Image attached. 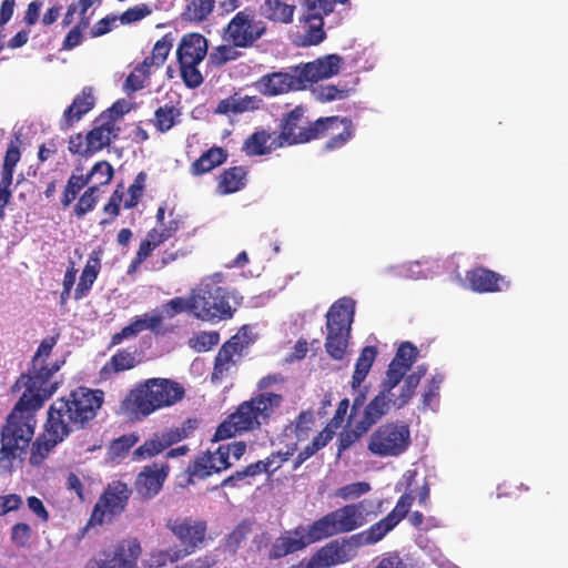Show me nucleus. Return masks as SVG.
<instances>
[{
  "instance_id": "5",
  "label": "nucleus",
  "mask_w": 568,
  "mask_h": 568,
  "mask_svg": "<svg viewBox=\"0 0 568 568\" xmlns=\"http://www.w3.org/2000/svg\"><path fill=\"white\" fill-rule=\"evenodd\" d=\"M281 394L260 393L241 403L216 428L213 442H221L237 434L255 432L268 424L271 417L283 403Z\"/></svg>"
},
{
  "instance_id": "1",
  "label": "nucleus",
  "mask_w": 568,
  "mask_h": 568,
  "mask_svg": "<svg viewBox=\"0 0 568 568\" xmlns=\"http://www.w3.org/2000/svg\"><path fill=\"white\" fill-rule=\"evenodd\" d=\"M58 364L40 368L33 367L30 374H21L12 386V390L24 388L23 394L12 408L3 425V450L13 455L19 448L29 447L34 434L36 412L51 397L58 384L51 382L59 371Z\"/></svg>"
},
{
  "instance_id": "56",
  "label": "nucleus",
  "mask_w": 568,
  "mask_h": 568,
  "mask_svg": "<svg viewBox=\"0 0 568 568\" xmlns=\"http://www.w3.org/2000/svg\"><path fill=\"white\" fill-rule=\"evenodd\" d=\"M21 159V151L18 144L11 142L6 151L1 176L13 179L14 168Z\"/></svg>"
},
{
  "instance_id": "45",
  "label": "nucleus",
  "mask_w": 568,
  "mask_h": 568,
  "mask_svg": "<svg viewBox=\"0 0 568 568\" xmlns=\"http://www.w3.org/2000/svg\"><path fill=\"white\" fill-rule=\"evenodd\" d=\"M368 428L361 422L357 420L353 428L347 430L344 429L339 433L337 439V450L338 454H342L346 449H348L352 445L358 442L364 435L368 433Z\"/></svg>"
},
{
  "instance_id": "30",
  "label": "nucleus",
  "mask_w": 568,
  "mask_h": 568,
  "mask_svg": "<svg viewBox=\"0 0 568 568\" xmlns=\"http://www.w3.org/2000/svg\"><path fill=\"white\" fill-rule=\"evenodd\" d=\"M393 519L394 516H386L372 525L369 528L358 534L352 535V540L355 542V546L359 548L381 541L389 531L396 527Z\"/></svg>"
},
{
  "instance_id": "44",
  "label": "nucleus",
  "mask_w": 568,
  "mask_h": 568,
  "mask_svg": "<svg viewBox=\"0 0 568 568\" xmlns=\"http://www.w3.org/2000/svg\"><path fill=\"white\" fill-rule=\"evenodd\" d=\"M165 450L163 439L159 435H153L132 453L134 462H141L152 458Z\"/></svg>"
},
{
  "instance_id": "27",
  "label": "nucleus",
  "mask_w": 568,
  "mask_h": 568,
  "mask_svg": "<svg viewBox=\"0 0 568 568\" xmlns=\"http://www.w3.org/2000/svg\"><path fill=\"white\" fill-rule=\"evenodd\" d=\"M283 148L282 142L276 141V135L266 130H257L248 135L242 146L247 156H261Z\"/></svg>"
},
{
  "instance_id": "49",
  "label": "nucleus",
  "mask_w": 568,
  "mask_h": 568,
  "mask_svg": "<svg viewBox=\"0 0 568 568\" xmlns=\"http://www.w3.org/2000/svg\"><path fill=\"white\" fill-rule=\"evenodd\" d=\"M402 381H404V384L400 387L399 394L396 396L397 397V402H395L396 409H400V408L405 407L410 402V399L415 395V390H416L417 386L420 383V379L417 377V375H413L412 373L408 375H405Z\"/></svg>"
},
{
  "instance_id": "48",
  "label": "nucleus",
  "mask_w": 568,
  "mask_h": 568,
  "mask_svg": "<svg viewBox=\"0 0 568 568\" xmlns=\"http://www.w3.org/2000/svg\"><path fill=\"white\" fill-rule=\"evenodd\" d=\"M220 342V335L217 332H200L194 334L189 339V346L195 352L202 353L207 352L212 347L216 346Z\"/></svg>"
},
{
  "instance_id": "6",
  "label": "nucleus",
  "mask_w": 568,
  "mask_h": 568,
  "mask_svg": "<svg viewBox=\"0 0 568 568\" xmlns=\"http://www.w3.org/2000/svg\"><path fill=\"white\" fill-rule=\"evenodd\" d=\"M337 121V115L320 118L310 121L306 116V108L297 105L288 112L283 113L276 141H281L283 146L307 143L318 139L332 123Z\"/></svg>"
},
{
  "instance_id": "55",
  "label": "nucleus",
  "mask_w": 568,
  "mask_h": 568,
  "mask_svg": "<svg viewBox=\"0 0 568 568\" xmlns=\"http://www.w3.org/2000/svg\"><path fill=\"white\" fill-rule=\"evenodd\" d=\"M296 449L297 443H292L290 445H286L285 450L274 452L271 455H268L264 460L267 467L271 469L272 474L280 469L282 465L294 455Z\"/></svg>"
},
{
  "instance_id": "2",
  "label": "nucleus",
  "mask_w": 568,
  "mask_h": 568,
  "mask_svg": "<svg viewBox=\"0 0 568 568\" xmlns=\"http://www.w3.org/2000/svg\"><path fill=\"white\" fill-rule=\"evenodd\" d=\"M366 523L364 501L347 504L327 513L307 527L302 525L275 538L267 551L268 560H277L305 549L323 539L356 530Z\"/></svg>"
},
{
  "instance_id": "29",
  "label": "nucleus",
  "mask_w": 568,
  "mask_h": 568,
  "mask_svg": "<svg viewBox=\"0 0 568 568\" xmlns=\"http://www.w3.org/2000/svg\"><path fill=\"white\" fill-rule=\"evenodd\" d=\"M247 173V169L242 165L224 169L217 178V193L227 195L242 190L246 185Z\"/></svg>"
},
{
  "instance_id": "15",
  "label": "nucleus",
  "mask_w": 568,
  "mask_h": 568,
  "mask_svg": "<svg viewBox=\"0 0 568 568\" xmlns=\"http://www.w3.org/2000/svg\"><path fill=\"white\" fill-rule=\"evenodd\" d=\"M260 93L266 97H275L294 90L305 89L298 65L290 72H273L264 74L256 82Z\"/></svg>"
},
{
  "instance_id": "63",
  "label": "nucleus",
  "mask_w": 568,
  "mask_h": 568,
  "mask_svg": "<svg viewBox=\"0 0 568 568\" xmlns=\"http://www.w3.org/2000/svg\"><path fill=\"white\" fill-rule=\"evenodd\" d=\"M32 536L31 527L26 523H18L11 528V541L19 548H24L29 545Z\"/></svg>"
},
{
  "instance_id": "33",
  "label": "nucleus",
  "mask_w": 568,
  "mask_h": 568,
  "mask_svg": "<svg viewBox=\"0 0 568 568\" xmlns=\"http://www.w3.org/2000/svg\"><path fill=\"white\" fill-rule=\"evenodd\" d=\"M227 160V153L223 148L212 146L196 159L190 166V172L199 176L211 172Z\"/></svg>"
},
{
  "instance_id": "36",
  "label": "nucleus",
  "mask_w": 568,
  "mask_h": 568,
  "mask_svg": "<svg viewBox=\"0 0 568 568\" xmlns=\"http://www.w3.org/2000/svg\"><path fill=\"white\" fill-rule=\"evenodd\" d=\"M129 326L132 328L134 336L145 329L151 331L155 336L165 335L171 332L170 328L162 326V316L156 310L144 313L142 316H135Z\"/></svg>"
},
{
  "instance_id": "18",
  "label": "nucleus",
  "mask_w": 568,
  "mask_h": 568,
  "mask_svg": "<svg viewBox=\"0 0 568 568\" xmlns=\"http://www.w3.org/2000/svg\"><path fill=\"white\" fill-rule=\"evenodd\" d=\"M343 58L336 53L320 57L314 61L298 64L305 89L308 84L338 74Z\"/></svg>"
},
{
  "instance_id": "22",
  "label": "nucleus",
  "mask_w": 568,
  "mask_h": 568,
  "mask_svg": "<svg viewBox=\"0 0 568 568\" xmlns=\"http://www.w3.org/2000/svg\"><path fill=\"white\" fill-rule=\"evenodd\" d=\"M466 280L469 287L477 293H496L509 287V281L505 276L483 266L467 271Z\"/></svg>"
},
{
  "instance_id": "31",
  "label": "nucleus",
  "mask_w": 568,
  "mask_h": 568,
  "mask_svg": "<svg viewBox=\"0 0 568 568\" xmlns=\"http://www.w3.org/2000/svg\"><path fill=\"white\" fill-rule=\"evenodd\" d=\"M295 6L285 0H264L260 6L262 17L274 23L290 24L293 22Z\"/></svg>"
},
{
  "instance_id": "24",
  "label": "nucleus",
  "mask_w": 568,
  "mask_h": 568,
  "mask_svg": "<svg viewBox=\"0 0 568 568\" xmlns=\"http://www.w3.org/2000/svg\"><path fill=\"white\" fill-rule=\"evenodd\" d=\"M95 104L92 87H84L72 103L64 110L60 120L59 128L67 131L89 113Z\"/></svg>"
},
{
  "instance_id": "17",
  "label": "nucleus",
  "mask_w": 568,
  "mask_h": 568,
  "mask_svg": "<svg viewBox=\"0 0 568 568\" xmlns=\"http://www.w3.org/2000/svg\"><path fill=\"white\" fill-rule=\"evenodd\" d=\"M169 473L170 466L166 463H153L144 466L135 477L136 494L143 499L155 497L163 488Z\"/></svg>"
},
{
  "instance_id": "59",
  "label": "nucleus",
  "mask_w": 568,
  "mask_h": 568,
  "mask_svg": "<svg viewBox=\"0 0 568 568\" xmlns=\"http://www.w3.org/2000/svg\"><path fill=\"white\" fill-rule=\"evenodd\" d=\"M369 490H371V485L368 483L357 481V483H352V484L339 487L336 490V496L344 500H347V499L357 498V497L368 493Z\"/></svg>"
},
{
  "instance_id": "61",
  "label": "nucleus",
  "mask_w": 568,
  "mask_h": 568,
  "mask_svg": "<svg viewBox=\"0 0 568 568\" xmlns=\"http://www.w3.org/2000/svg\"><path fill=\"white\" fill-rule=\"evenodd\" d=\"M113 168L108 161H99L92 166L88 175H90V179L95 178L98 180L99 186L109 184L113 178Z\"/></svg>"
},
{
  "instance_id": "41",
  "label": "nucleus",
  "mask_w": 568,
  "mask_h": 568,
  "mask_svg": "<svg viewBox=\"0 0 568 568\" xmlns=\"http://www.w3.org/2000/svg\"><path fill=\"white\" fill-rule=\"evenodd\" d=\"M158 313L164 318H173L178 314L183 312H190L195 316V310L193 307V291L189 297L176 296L169 302L161 305V308H156Z\"/></svg>"
},
{
  "instance_id": "58",
  "label": "nucleus",
  "mask_w": 568,
  "mask_h": 568,
  "mask_svg": "<svg viewBox=\"0 0 568 568\" xmlns=\"http://www.w3.org/2000/svg\"><path fill=\"white\" fill-rule=\"evenodd\" d=\"M217 455L224 464H231L230 457L232 456L235 460H240L246 452L245 442H233L225 445H220L217 448Z\"/></svg>"
},
{
  "instance_id": "32",
  "label": "nucleus",
  "mask_w": 568,
  "mask_h": 568,
  "mask_svg": "<svg viewBox=\"0 0 568 568\" xmlns=\"http://www.w3.org/2000/svg\"><path fill=\"white\" fill-rule=\"evenodd\" d=\"M101 268L100 252H92L80 275L79 283L74 290V300L79 301L85 297L98 278Z\"/></svg>"
},
{
  "instance_id": "62",
  "label": "nucleus",
  "mask_w": 568,
  "mask_h": 568,
  "mask_svg": "<svg viewBox=\"0 0 568 568\" xmlns=\"http://www.w3.org/2000/svg\"><path fill=\"white\" fill-rule=\"evenodd\" d=\"M414 499H415V497L410 493H405L398 498L396 506L387 515V516H394L393 520L395 521L396 526L400 523V520H403L407 516V514L414 503Z\"/></svg>"
},
{
  "instance_id": "57",
  "label": "nucleus",
  "mask_w": 568,
  "mask_h": 568,
  "mask_svg": "<svg viewBox=\"0 0 568 568\" xmlns=\"http://www.w3.org/2000/svg\"><path fill=\"white\" fill-rule=\"evenodd\" d=\"M146 182V173L140 172L135 176L133 183L129 186V199L124 202L125 209H133L138 205Z\"/></svg>"
},
{
  "instance_id": "4",
  "label": "nucleus",
  "mask_w": 568,
  "mask_h": 568,
  "mask_svg": "<svg viewBox=\"0 0 568 568\" xmlns=\"http://www.w3.org/2000/svg\"><path fill=\"white\" fill-rule=\"evenodd\" d=\"M103 402V390L81 386L68 396L57 398L48 409V417L69 436L87 428L97 417Z\"/></svg>"
},
{
  "instance_id": "64",
  "label": "nucleus",
  "mask_w": 568,
  "mask_h": 568,
  "mask_svg": "<svg viewBox=\"0 0 568 568\" xmlns=\"http://www.w3.org/2000/svg\"><path fill=\"white\" fill-rule=\"evenodd\" d=\"M139 442V436L135 434H126L122 435L121 437L114 439L111 443V450L116 456H122Z\"/></svg>"
},
{
  "instance_id": "28",
  "label": "nucleus",
  "mask_w": 568,
  "mask_h": 568,
  "mask_svg": "<svg viewBox=\"0 0 568 568\" xmlns=\"http://www.w3.org/2000/svg\"><path fill=\"white\" fill-rule=\"evenodd\" d=\"M138 364L136 349L120 348L101 367L99 375L105 381L113 375L134 368Z\"/></svg>"
},
{
  "instance_id": "9",
  "label": "nucleus",
  "mask_w": 568,
  "mask_h": 568,
  "mask_svg": "<svg viewBox=\"0 0 568 568\" xmlns=\"http://www.w3.org/2000/svg\"><path fill=\"white\" fill-rule=\"evenodd\" d=\"M412 444L409 425L403 420L385 422L368 437L367 450L376 457H399Z\"/></svg>"
},
{
  "instance_id": "14",
  "label": "nucleus",
  "mask_w": 568,
  "mask_h": 568,
  "mask_svg": "<svg viewBox=\"0 0 568 568\" xmlns=\"http://www.w3.org/2000/svg\"><path fill=\"white\" fill-rule=\"evenodd\" d=\"M355 542L349 538L333 540L320 549L305 562V568H329L349 561L356 556Z\"/></svg>"
},
{
  "instance_id": "54",
  "label": "nucleus",
  "mask_w": 568,
  "mask_h": 568,
  "mask_svg": "<svg viewBox=\"0 0 568 568\" xmlns=\"http://www.w3.org/2000/svg\"><path fill=\"white\" fill-rule=\"evenodd\" d=\"M315 422V416L312 410H302L294 420V433L298 442L305 440L308 432Z\"/></svg>"
},
{
  "instance_id": "40",
  "label": "nucleus",
  "mask_w": 568,
  "mask_h": 568,
  "mask_svg": "<svg viewBox=\"0 0 568 568\" xmlns=\"http://www.w3.org/2000/svg\"><path fill=\"white\" fill-rule=\"evenodd\" d=\"M215 0H186V6L182 12V19L189 22H202L214 8Z\"/></svg>"
},
{
  "instance_id": "38",
  "label": "nucleus",
  "mask_w": 568,
  "mask_h": 568,
  "mask_svg": "<svg viewBox=\"0 0 568 568\" xmlns=\"http://www.w3.org/2000/svg\"><path fill=\"white\" fill-rule=\"evenodd\" d=\"M343 125V131L332 136L325 144L324 150L329 152L344 146L354 135V125L351 119L337 116V121L332 123L327 128L329 130H336L339 125Z\"/></svg>"
},
{
  "instance_id": "34",
  "label": "nucleus",
  "mask_w": 568,
  "mask_h": 568,
  "mask_svg": "<svg viewBox=\"0 0 568 568\" xmlns=\"http://www.w3.org/2000/svg\"><path fill=\"white\" fill-rule=\"evenodd\" d=\"M261 100L256 97H240L237 94L230 95L221 100L215 109L219 114H239L258 109Z\"/></svg>"
},
{
  "instance_id": "43",
  "label": "nucleus",
  "mask_w": 568,
  "mask_h": 568,
  "mask_svg": "<svg viewBox=\"0 0 568 568\" xmlns=\"http://www.w3.org/2000/svg\"><path fill=\"white\" fill-rule=\"evenodd\" d=\"M173 47V37L171 33L164 34L158 40L152 49L151 55L144 58V67L160 68L166 61V58Z\"/></svg>"
},
{
  "instance_id": "37",
  "label": "nucleus",
  "mask_w": 568,
  "mask_h": 568,
  "mask_svg": "<svg viewBox=\"0 0 568 568\" xmlns=\"http://www.w3.org/2000/svg\"><path fill=\"white\" fill-rule=\"evenodd\" d=\"M377 356V348L376 346L369 345L365 346L361 353L355 363V369L352 376V388H361L362 383L365 381L366 376L368 375L373 363L375 362V358Z\"/></svg>"
},
{
  "instance_id": "50",
  "label": "nucleus",
  "mask_w": 568,
  "mask_h": 568,
  "mask_svg": "<svg viewBox=\"0 0 568 568\" xmlns=\"http://www.w3.org/2000/svg\"><path fill=\"white\" fill-rule=\"evenodd\" d=\"M237 47H233L232 44H222L216 47L210 53V62L215 67H222L229 61L236 60L240 58L241 52L236 50Z\"/></svg>"
},
{
  "instance_id": "3",
  "label": "nucleus",
  "mask_w": 568,
  "mask_h": 568,
  "mask_svg": "<svg viewBox=\"0 0 568 568\" xmlns=\"http://www.w3.org/2000/svg\"><path fill=\"white\" fill-rule=\"evenodd\" d=\"M184 396V387L175 381L148 378L129 392L120 408L130 419L142 420L159 409L173 406Z\"/></svg>"
},
{
  "instance_id": "21",
  "label": "nucleus",
  "mask_w": 568,
  "mask_h": 568,
  "mask_svg": "<svg viewBox=\"0 0 568 568\" xmlns=\"http://www.w3.org/2000/svg\"><path fill=\"white\" fill-rule=\"evenodd\" d=\"M68 436L54 424L49 417L44 424V432L31 445L29 462L31 465H40L49 455L51 449L59 443L63 442Z\"/></svg>"
},
{
  "instance_id": "47",
  "label": "nucleus",
  "mask_w": 568,
  "mask_h": 568,
  "mask_svg": "<svg viewBox=\"0 0 568 568\" xmlns=\"http://www.w3.org/2000/svg\"><path fill=\"white\" fill-rule=\"evenodd\" d=\"M150 74L151 67H144V61H142L126 77L124 89L129 92H136L142 90L149 82Z\"/></svg>"
},
{
  "instance_id": "42",
  "label": "nucleus",
  "mask_w": 568,
  "mask_h": 568,
  "mask_svg": "<svg viewBox=\"0 0 568 568\" xmlns=\"http://www.w3.org/2000/svg\"><path fill=\"white\" fill-rule=\"evenodd\" d=\"M180 116V109L171 104H164L155 110L153 124L160 133H165L179 122Z\"/></svg>"
},
{
  "instance_id": "25",
  "label": "nucleus",
  "mask_w": 568,
  "mask_h": 568,
  "mask_svg": "<svg viewBox=\"0 0 568 568\" xmlns=\"http://www.w3.org/2000/svg\"><path fill=\"white\" fill-rule=\"evenodd\" d=\"M417 356L418 349L414 344L410 342L402 343L390 361L384 378L399 384L412 368Z\"/></svg>"
},
{
  "instance_id": "52",
  "label": "nucleus",
  "mask_w": 568,
  "mask_h": 568,
  "mask_svg": "<svg viewBox=\"0 0 568 568\" xmlns=\"http://www.w3.org/2000/svg\"><path fill=\"white\" fill-rule=\"evenodd\" d=\"M99 186L93 185L90 186L79 199L78 203L74 205V214L78 217L84 216L87 213L92 211L98 203V193Z\"/></svg>"
},
{
  "instance_id": "11",
  "label": "nucleus",
  "mask_w": 568,
  "mask_h": 568,
  "mask_svg": "<svg viewBox=\"0 0 568 568\" xmlns=\"http://www.w3.org/2000/svg\"><path fill=\"white\" fill-rule=\"evenodd\" d=\"M192 291L196 318L212 322L232 317L227 292L216 282H203Z\"/></svg>"
},
{
  "instance_id": "8",
  "label": "nucleus",
  "mask_w": 568,
  "mask_h": 568,
  "mask_svg": "<svg viewBox=\"0 0 568 568\" xmlns=\"http://www.w3.org/2000/svg\"><path fill=\"white\" fill-rule=\"evenodd\" d=\"M353 316L354 302L351 298L336 301L327 311L325 349L333 359L341 361L346 353Z\"/></svg>"
},
{
  "instance_id": "7",
  "label": "nucleus",
  "mask_w": 568,
  "mask_h": 568,
  "mask_svg": "<svg viewBox=\"0 0 568 568\" xmlns=\"http://www.w3.org/2000/svg\"><path fill=\"white\" fill-rule=\"evenodd\" d=\"M165 527L180 541L182 548L163 552L162 556H166V559L158 560L159 565L176 562L206 546L207 523L204 519L193 517L170 518L166 520Z\"/></svg>"
},
{
  "instance_id": "53",
  "label": "nucleus",
  "mask_w": 568,
  "mask_h": 568,
  "mask_svg": "<svg viewBox=\"0 0 568 568\" xmlns=\"http://www.w3.org/2000/svg\"><path fill=\"white\" fill-rule=\"evenodd\" d=\"M316 98L321 102H331L334 100H343L348 98L351 89L338 88L334 84L321 85L314 90Z\"/></svg>"
},
{
  "instance_id": "13",
  "label": "nucleus",
  "mask_w": 568,
  "mask_h": 568,
  "mask_svg": "<svg viewBox=\"0 0 568 568\" xmlns=\"http://www.w3.org/2000/svg\"><path fill=\"white\" fill-rule=\"evenodd\" d=\"M266 32L263 21L251 10L239 11L224 29L223 39L233 47L250 48Z\"/></svg>"
},
{
  "instance_id": "20",
  "label": "nucleus",
  "mask_w": 568,
  "mask_h": 568,
  "mask_svg": "<svg viewBox=\"0 0 568 568\" xmlns=\"http://www.w3.org/2000/svg\"><path fill=\"white\" fill-rule=\"evenodd\" d=\"M141 554L142 548L136 539L122 540L98 562L97 568H140L138 560Z\"/></svg>"
},
{
  "instance_id": "60",
  "label": "nucleus",
  "mask_w": 568,
  "mask_h": 568,
  "mask_svg": "<svg viewBox=\"0 0 568 568\" xmlns=\"http://www.w3.org/2000/svg\"><path fill=\"white\" fill-rule=\"evenodd\" d=\"M375 568H414L408 558H402L398 551H388L383 555Z\"/></svg>"
},
{
  "instance_id": "51",
  "label": "nucleus",
  "mask_w": 568,
  "mask_h": 568,
  "mask_svg": "<svg viewBox=\"0 0 568 568\" xmlns=\"http://www.w3.org/2000/svg\"><path fill=\"white\" fill-rule=\"evenodd\" d=\"M308 28L305 32L300 36V41L297 42L301 47H312L317 45L323 42L326 38V32L324 31V23L315 22L307 23Z\"/></svg>"
},
{
  "instance_id": "46",
  "label": "nucleus",
  "mask_w": 568,
  "mask_h": 568,
  "mask_svg": "<svg viewBox=\"0 0 568 568\" xmlns=\"http://www.w3.org/2000/svg\"><path fill=\"white\" fill-rule=\"evenodd\" d=\"M90 182V175H75L72 174L63 190L61 204L68 207L75 199L79 192Z\"/></svg>"
},
{
  "instance_id": "35",
  "label": "nucleus",
  "mask_w": 568,
  "mask_h": 568,
  "mask_svg": "<svg viewBox=\"0 0 568 568\" xmlns=\"http://www.w3.org/2000/svg\"><path fill=\"white\" fill-rule=\"evenodd\" d=\"M334 11V1L304 0L302 3L301 23H324V17Z\"/></svg>"
},
{
  "instance_id": "23",
  "label": "nucleus",
  "mask_w": 568,
  "mask_h": 568,
  "mask_svg": "<svg viewBox=\"0 0 568 568\" xmlns=\"http://www.w3.org/2000/svg\"><path fill=\"white\" fill-rule=\"evenodd\" d=\"M231 466L232 464H224V462L221 460L220 455H217V449L214 452L206 450L199 454L187 466V483L193 484L195 479H205L214 473L219 474L229 469Z\"/></svg>"
},
{
  "instance_id": "26",
  "label": "nucleus",
  "mask_w": 568,
  "mask_h": 568,
  "mask_svg": "<svg viewBox=\"0 0 568 568\" xmlns=\"http://www.w3.org/2000/svg\"><path fill=\"white\" fill-rule=\"evenodd\" d=\"M105 116H98L94 120V126L87 133L88 149L92 154L109 146L113 140L118 139L120 128L112 121H104Z\"/></svg>"
},
{
  "instance_id": "16",
  "label": "nucleus",
  "mask_w": 568,
  "mask_h": 568,
  "mask_svg": "<svg viewBox=\"0 0 568 568\" xmlns=\"http://www.w3.org/2000/svg\"><path fill=\"white\" fill-rule=\"evenodd\" d=\"M398 384L384 378L379 386V392L364 407L363 416L359 419L368 429L386 416L392 407L396 408L397 397L393 389Z\"/></svg>"
},
{
  "instance_id": "12",
  "label": "nucleus",
  "mask_w": 568,
  "mask_h": 568,
  "mask_svg": "<svg viewBox=\"0 0 568 568\" xmlns=\"http://www.w3.org/2000/svg\"><path fill=\"white\" fill-rule=\"evenodd\" d=\"M131 495L132 489L125 483L120 480L110 483L94 505L88 526L111 523L125 510Z\"/></svg>"
},
{
  "instance_id": "10",
  "label": "nucleus",
  "mask_w": 568,
  "mask_h": 568,
  "mask_svg": "<svg viewBox=\"0 0 568 568\" xmlns=\"http://www.w3.org/2000/svg\"><path fill=\"white\" fill-rule=\"evenodd\" d=\"M207 49V40L201 33L191 32L181 38L176 58L182 80L190 89H196L203 83V75L197 65L206 57Z\"/></svg>"
},
{
  "instance_id": "39",
  "label": "nucleus",
  "mask_w": 568,
  "mask_h": 568,
  "mask_svg": "<svg viewBox=\"0 0 568 568\" xmlns=\"http://www.w3.org/2000/svg\"><path fill=\"white\" fill-rule=\"evenodd\" d=\"M253 523L248 519L241 520L232 531H230L223 539V548L230 554H236L241 545L246 540L252 532Z\"/></svg>"
},
{
  "instance_id": "19",
  "label": "nucleus",
  "mask_w": 568,
  "mask_h": 568,
  "mask_svg": "<svg viewBox=\"0 0 568 568\" xmlns=\"http://www.w3.org/2000/svg\"><path fill=\"white\" fill-rule=\"evenodd\" d=\"M248 343H243L240 335L236 334L226 341L219 349L214 367L211 375L213 383L221 382L232 368L236 366L237 358L242 356L244 348Z\"/></svg>"
}]
</instances>
